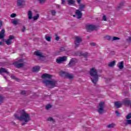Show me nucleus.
I'll return each instance as SVG.
<instances>
[{
	"instance_id": "1",
	"label": "nucleus",
	"mask_w": 131,
	"mask_h": 131,
	"mask_svg": "<svg viewBox=\"0 0 131 131\" xmlns=\"http://www.w3.org/2000/svg\"><path fill=\"white\" fill-rule=\"evenodd\" d=\"M14 117L16 119L19 120V121H24L25 122H29L31 119H30V115L25 112L24 110H22L20 112V116H18L17 114H14Z\"/></svg>"
},
{
	"instance_id": "2",
	"label": "nucleus",
	"mask_w": 131,
	"mask_h": 131,
	"mask_svg": "<svg viewBox=\"0 0 131 131\" xmlns=\"http://www.w3.org/2000/svg\"><path fill=\"white\" fill-rule=\"evenodd\" d=\"M90 75L91 76V79L93 83L96 84L99 81V77L100 75L98 74V71L95 68L90 69L89 72Z\"/></svg>"
},
{
	"instance_id": "3",
	"label": "nucleus",
	"mask_w": 131,
	"mask_h": 131,
	"mask_svg": "<svg viewBox=\"0 0 131 131\" xmlns=\"http://www.w3.org/2000/svg\"><path fill=\"white\" fill-rule=\"evenodd\" d=\"M43 83L45 84V86L48 89H54L58 85V82L56 80H43Z\"/></svg>"
},
{
	"instance_id": "4",
	"label": "nucleus",
	"mask_w": 131,
	"mask_h": 131,
	"mask_svg": "<svg viewBox=\"0 0 131 131\" xmlns=\"http://www.w3.org/2000/svg\"><path fill=\"white\" fill-rule=\"evenodd\" d=\"M105 102L102 101L99 103L98 106H97V112L99 114H103L105 113Z\"/></svg>"
},
{
	"instance_id": "5",
	"label": "nucleus",
	"mask_w": 131,
	"mask_h": 131,
	"mask_svg": "<svg viewBox=\"0 0 131 131\" xmlns=\"http://www.w3.org/2000/svg\"><path fill=\"white\" fill-rule=\"evenodd\" d=\"M99 28H100L99 25H90L86 26V29L88 31H97V30H99Z\"/></svg>"
},
{
	"instance_id": "6",
	"label": "nucleus",
	"mask_w": 131,
	"mask_h": 131,
	"mask_svg": "<svg viewBox=\"0 0 131 131\" xmlns=\"http://www.w3.org/2000/svg\"><path fill=\"white\" fill-rule=\"evenodd\" d=\"M82 41V38L80 36H75L74 40L75 49L78 48L80 45V43Z\"/></svg>"
},
{
	"instance_id": "7",
	"label": "nucleus",
	"mask_w": 131,
	"mask_h": 131,
	"mask_svg": "<svg viewBox=\"0 0 131 131\" xmlns=\"http://www.w3.org/2000/svg\"><path fill=\"white\" fill-rule=\"evenodd\" d=\"M28 16L29 20H31V19H33L34 21L37 20L39 18V14H37L36 16L32 17V11L31 10H29L28 12Z\"/></svg>"
},
{
	"instance_id": "8",
	"label": "nucleus",
	"mask_w": 131,
	"mask_h": 131,
	"mask_svg": "<svg viewBox=\"0 0 131 131\" xmlns=\"http://www.w3.org/2000/svg\"><path fill=\"white\" fill-rule=\"evenodd\" d=\"M60 74L61 76H64L66 78H68L69 79H72L73 78V75L69 74L68 72L61 71L60 72Z\"/></svg>"
},
{
	"instance_id": "9",
	"label": "nucleus",
	"mask_w": 131,
	"mask_h": 131,
	"mask_svg": "<svg viewBox=\"0 0 131 131\" xmlns=\"http://www.w3.org/2000/svg\"><path fill=\"white\" fill-rule=\"evenodd\" d=\"M67 61V56H63L62 57H59L56 59V62L57 64H62L63 62H66Z\"/></svg>"
},
{
	"instance_id": "10",
	"label": "nucleus",
	"mask_w": 131,
	"mask_h": 131,
	"mask_svg": "<svg viewBox=\"0 0 131 131\" xmlns=\"http://www.w3.org/2000/svg\"><path fill=\"white\" fill-rule=\"evenodd\" d=\"M34 55L37 56V57H38L39 60H40L41 61H43V60H45V57L42 54V53L38 51H35L34 53Z\"/></svg>"
},
{
	"instance_id": "11",
	"label": "nucleus",
	"mask_w": 131,
	"mask_h": 131,
	"mask_svg": "<svg viewBox=\"0 0 131 131\" xmlns=\"http://www.w3.org/2000/svg\"><path fill=\"white\" fill-rule=\"evenodd\" d=\"M122 104L125 106H129L131 104V100L129 98H124L122 101Z\"/></svg>"
},
{
	"instance_id": "12",
	"label": "nucleus",
	"mask_w": 131,
	"mask_h": 131,
	"mask_svg": "<svg viewBox=\"0 0 131 131\" xmlns=\"http://www.w3.org/2000/svg\"><path fill=\"white\" fill-rule=\"evenodd\" d=\"M15 39V36L13 35H10L8 39L5 40V42L7 46H10V45H12V40Z\"/></svg>"
},
{
	"instance_id": "13",
	"label": "nucleus",
	"mask_w": 131,
	"mask_h": 131,
	"mask_svg": "<svg viewBox=\"0 0 131 131\" xmlns=\"http://www.w3.org/2000/svg\"><path fill=\"white\" fill-rule=\"evenodd\" d=\"M76 63H77V59L76 58H72L69 62L68 66L69 67H72V66H74Z\"/></svg>"
},
{
	"instance_id": "14",
	"label": "nucleus",
	"mask_w": 131,
	"mask_h": 131,
	"mask_svg": "<svg viewBox=\"0 0 131 131\" xmlns=\"http://www.w3.org/2000/svg\"><path fill=\"white\" fill-rule=\"evenodd\" d=\"M13 65L15 66L16 68H21L24 66V63H19L18 61H16L13 63Z\"/></svg>"
},
{
	"instance_id": "15",
	"label": "nucleus",
	"mask_w": 131,
	"mask_h": 131,
	"mask_svg": "<svg viewBox=\"0 0 131 131\" xmlns=\"http://www.w3.org/2000/svg\"><path fill=\"white\" fill-rule=\"evenodd\" d=\"M75 14L77 16V19H80L81 17H82V13H81V11L79 10H76Z\"/></svg>"
},
{
	"instance_id": "16",
	"label": "nucleus",
	"mask_w": 131,
	"mask_h": 131,
	"mask_svg": "<svg viewBox=\"0 0 131 131\" xmlns=\"http://www.w3.org/2000/svg\"><path fill=\"white\" fill-rule=\"evenodd\" d=\"M80 56H83L84 58H85V60L88 61V57L90 56V54L88 52H85L84 53L81 52L80 53Z\"/></svg>"
},
{
	"instance_id": "17",
	"label": "nucleus",
	"mask_w": 131,
	"mask_h": 131,
	"mask_svg": "<svg viewBox=\"0 0 131 131\" xmlns=\"http://www.w3.org/2000/svg\"><path fill=\"white\" fill-rule=\"evenodd\" d=\"M122 105H123V104L122 103V101H116L115 102V107H116V108H120V107H121Z\"/></svg>"
},
{
	"instance_id": "18",
	"label": "nucleus",
	"mask_w": 131,
	"mask_h": 131,
	"mask_svg": "<svg viewBox=\"0 0 131 131\" xmlns=\"http://www.w3.org/2000/svg\"><path fill=\"white\" fill-rule=\"evenodd\" d=\"M52 77H53V75H50V74H47V73L43 74L42 75V78H49V79H51V78H52Z\"/></svg>"
},
{
	"instance_id": "19",
	"label": "nucleus",
	"mask_w": 131,
	"mask_h": 131,
	"mask_svg": "<svg viewBox=\"0 0 131 131\" xmlns=\"http://www.w3.org/2000/svg\"><path fill=\"white\" fill-rule=\"evenodd\" d=\"M2 73H6V74H10V73H9L8 71L4 68H0V74H2Z\"/></svg>"
},
{
	"instance_id": "20",
	"label": "nucleus",
	"mask_w": 131,
	"mask_h": 131,
	"mask_svg": "<svg viewBox=\"0 0 131 131\" xmlns=\"http://www.w3.org/2000/svg\"><path fill=\"white\" fill-rule=\"evenodd\" d=\"M5 32H6V31H5V29H3L0 32V39H2L5 37L6 35H5Z\"/></svg>"
},
{
	"instance_id": "21",
	"label": "nucleus",
	"mask_w": 131,
	"mask_h": 131,
	"mask_svg": "<svg viewBox=\"0 0 131 131\" xmlns=\"http://www.w3.org/2000/svg\"><path fill=\"white\" fill-rule=\"evenodd\" d=\"M25 3V1L24 0H17V5L18 7H22L23 6V4Z\"/></svg>"
},
{
	"instance_id": "22",
	"label": "nucleus",
	"mask_w": 131,
	"mask_h": 131,
	"mask_svg": "<svg viewBox=\"0 0 131 131\" xmlns=\"http://www.w3.org/2000/svg\"><path fill=\"white\" fill-rule=\"evenodd\" d=\"M40 69V67L38 66H36L33 68L32 72H38Z\"/></svg>"
},
{
	"instance_id": "23",
	"label": "nucleus",
	"mask_w": 131,
	"mask_h": 131,
	"mask_svg": "<svg viewBox=\"0 0 131 131\" xmlns=\"http://www.w3.org/2000/svg\"><path fill=\"white\" fill-rule=\"evenodd\" d=\"M123 61H122L118 63V67H119V69H123Z\"/></svg>"
},
{
	"instance_id": "24",
	"label": "nucleus",
	"mask_w": 131,
	"mask_h": 131,
	"mask_svg": "<svg viewBox=\"0 0 131 131\" xmlns=\"http://www.w3.org/2000/svg\"><path fill=\"white\" fill-rule=\"evenodd\" d=\"M116 61L115 60L111 62H110L108 64V67H114L115 66V63Z\"/></svg>"
},
{
	"instance_id": "25",
	"label": "nucleus",
	"mask_w": 131,
	"mask_h": 131,
	"mask_svg": "<svg viewBox=\"0 0 131 131\" xmlns=\"http://www.w3.org/2000/svg\"><path fill=\"white\" fill-rule=\"evenodd\" d=\"M85 8V5L81 4L79 5V10L81 11V12H82L83 11V9Z\"/></svg>"
},
{
	"instance_id": "26",
	"label": "nucleus",
	"mask_w": 131,
	"mask_h": 131,
	"mask_svg": "<svg viewBox=\"0 0 131 131\" xmlns=\"http://www.w3.org/2000/svg\"><path fill=\"white\" fill-rule=\"evenodd\" d=\"M68 3L69 6H71V5H74L75 1L74 0H68Z\"/></svg>"
},
{
	"instance_id": "27",
	"label": "nucleus",
	"mask_w": 131,
	"mask_h": 131,
	"mask_svg": "<svg viewBox=\"0 0 131 131\" xmlns=\"http://www.w3.org/2000/svg\"><path fill=\"white\" fill-rule=\"evenodd\" d=\"M124 124H125V125L126 126L128 125V124H130V125H131V120H126V122L125 123H124Z\"/></svg>"
},
{
	"instance_id": "28",
	"label": "nucleus",
	"mask_w": 131,
	"mask_h": 131,
	"mask_svg": "<svg viewBox=\"0 0 131 131\" xmlns=\"http://www.w3.org/2000/svg\"><path fill=\"white\" fill-rule=\"evenodd\" d=\"M11 23H12V24H14V25H17V24H19V23H18V19L12 20Z\"/></svg>"
},
{
	"instance_id": "29",
	"label": "nucleus",
	"mask_w": 131,
	"mask_h": 131,
	"mask_svg": "<svg viewBox=\"0 0 131 131\" xmlns=\"http://www.w3.org/2000/svg\"><path fill=\"white\" fill-rule=\"evenodd\" d=\"M114 126H115V124L111 123L110 124L107 125V127H108V128H113Z\"/></svg>"
},
{
	"instance_id": "30",
	"label": "nucleus",
	"mask_w": 131,
	"mask_h": 131,
	"mask_svg": "<svg viewBox=\"0 0 131 131\" xmlns=\"http://www.w3.org/2000/svg\"><path fill=\"white\" fill-rule=\"evenodd\" d=\"M45 37L47 41H51V40H52V37H51V36L45 35Z\"/></svg>"
},
{
	"instance_id": "31",
	"label": "nucleus",
	"mask_w": 131,
	"mask_h": 131,
	"mask_svg": "<svg viewBox=\"0 0 131 131\" xmlns=\"http://www.w3.org/2000/svg\"><path fill=\"white\" fill-rule=\"evenodd\" d=\"M123 6H124V2H122L120 3L119 5L118 6V8L121 9V8L123 7Z\"/></svg>"
},
{
	"instance_id": "32",
	"label": "nucleus",
	"mask_w": 131,
	"mask_h": 131,
	"mask_svg": "<svg viewBox=\"0 0 131 131\" xmlns=\"http://www.w3.org/2000/svg\"><path fill=\"white\" fill-rule=\"evenodd\" d=\"M47 121H52V122H55V120L52 117H49L47 119Z\"/></svg>"
},
{
	"instance_id": "33",
	"label": "nucleus",
	"mask_w": 131,
	"mask_h": 131,
	"mask_svg": "<svg viewBox=\"0 0 131 131\" xmlns=\"http://www.w3.org/2000/svg\"><path fill=\"white\" fill-rule=\"evenodd\" d=\"M104 38H106L107 40H111V36H105L104 37Z\"/></svg>"
},
{
	"instance_id": "34",
	"label": "nucleus",
	"mask_w": 131,
	"mask_h": 131,
	"mask_svg": "<svg viewBox=\"0 0 131 131\" xmlns=\"http://www.w3.org/2000/svg\"><path fill=\"white\" fill-rule=\"evenodd\" d=\"M131 118V113H129L126 116V119L128 120L130 119Z\"/></svg>"
},
{
	"instance_id": "35",
	"label": "nucleus",
	"mask_w": 131,
	"mask_h": 131,
	"mask_svg": "<svg viewBox=\"0 0 131 131\" xmlns=\"http://www.w3.org/2000/svg\"><path fill=\"white\" fill-rule=\"evenodd\" d=\"M16 16H17V14L16 13H12L10 15L11 18H15V17H16Z\"/></svg>"
},
{
	"instance_id": "36",
	"label": "nucleus",
	"mask_w": 131,
	"mask_h": 131,
	"mask_svg": "<svg viewBox=\"0 0 131 131\" xmlns=\"http://www.w3.org/2000/svg\"><path fill=\"white\" fill-rule=\"evenodd\" d=\"M118 39H120V38L117 37H113L112 41H114V40H117Z\"/></svg>"
},
{
	"instance_id": "37",
	"label": "nucleus",
	"mask_w": 131,
	"mask_h": 131,
	"mask_svg": "<svg viewBox=\"0 0 131 131\" xmlns=\"http://www.w3.org/2000/svg\"><path fill=\"white\" fill-rule=\"evenodd\" d=\"M60 52H65V51H66V49H65V48L64 47H61L59 49Z\"/></svg>"
},
{
	"instance_id": "38",
	"label": "nucleus",
	"mask_w": 131,
	"mask_h": 131,
	"mask_svg": "<svg viewBox=\"0 0 131 131\" xmlns=\"http://www.w3.org/2000/svg\"><path fill=\"white\" fill-rule=\"evenodd\" d=\"M47 110H49V109H50V108H52V105L51 104H48L46 107Z\"/></svg>"
},
{
	"instance_id": "39",
	"label": "nucleus",
	"mask_w": 131,
	"mask_h": 131,
	"mask_svg": "<svg viewBox=\"0 0 131 131\" xmlns=\"http://www.w3.org/2000/svg\"><path fill=\"white\" fill-rule=\"evenodd\" d=\"M4 100V97L2 95H0V105L3 103V101Z\"/></svg>"
},
{
	"instance_id": "40",
	"label": "nucleus",
	"mask_w": 131,
	"mask_h": 131,
	"mask_svg": "<svg viewBox=\"0 0 131 131\" xmlns=\"http://www.w3.org/2000/svg\"><path fill=\"white\" fill-rule=\"evenodd\" d=\"M115 113L118 117H119L120 116V113H119L118 111H116Z\"/></svg>"
},
{
	"instance_id": "41",
	"label": "nucleus",
	"mask_w": 131,
	"mask_h": 131,
	"mask_svg": "<svg viewBox=\"0 0 131 131\" xmlns=\"http://www.w3.org/2000/svg\"><path fill=\"white\" fill-rule=\"evenodd\" d=\"M56 13H57V12H56L55 10L51 11V14H52V16H55V15H56Z\"/></svg>"
},
{
	"instance_id": "42",
	"label": "nucleus",
	"mask_w": 131,
	"mask_h": 131,
	"mask_svg": "<svg viewBox=\"0 0 131 131\" xmlns=\"http://www.w3.org/2000/svg\"><path fill=\"white\" fill-rule=\"evenodd\" d=\"M90 45L92 47H96V46H97V44H96V43H95L94 42H92L90 43Z\"/></svg>"
},
{
	"instance_id": "43",
	"label": "nucleus",
	"mask_w": 131,
	"mask_h": 131,
	"mask_svg": "<svg viewBox=\"0 0 131 131\" xmlns=\"http://www.w3.org/2000/svg\"><path fill=\"white\" fill-rule=\"evenodd\" d=\"M55 35H56V37H55V39L57 41H58L59 40V39H60V38L59 37V36H58V35H57V34H56Z\"/></svg>"
},
{
	"instance_id": "44",
	"label": "nucleus",
	"mask_w": 131,
	"mask_h": 131,
	"mask_svg": "<svg viewBox=\"0 0 131 131\" xmlns=\"http://www.w3.org/2000/svg\"><path fill=\"white\" fill-rule=\"evenodd\" d=\"M40 4H45L46 0H39Z\"/></svg>"
},
{
	"instance_id": "45",
	"label": "nucleus",
	"mask_w": 131,
	"mask_h": 131,
	"mask_svg": "<svg viewBox=\"0 0 131 131\" xmlns=\"http://www.w3.org/2000/svg\"><path fill=\"white\" fill-rule=\"evenodd\" d=\"M102 20H103V21H107V17H106V15H104L103 16Z\"/></svg>"
},
{
	"instance_id": "46",
	"label": "nucleus",
	"mask_w": 131,
	"mask_h": 131,
	"mask_svg": "<svg viewBox=\"0 0 131 131\" xmlns=\"http://www.w3.org/2000/svg\"><path fill=\"white\" fill-rule=\"evenodd\" d=\"M126 41L127 42L130 43L131 42V37H129L128 39H126Z\"/></svg>"
},
{
	"instance_id": "47",
	"label": "nucleus",
	"mask_w": 131,
	"mask_h": 131,
	"mask_svg": "<svg viewBox=\"0 0 131 131\" xmlns=\"http://www.w3.org/2000/svg\"><path fill=\"white\" fill-rule=\"evenodd\" d=\"M21 95H26V91L23 90L21 92Z\"/></svg>"
},
{
	"instance_id": "48",
	"label": "nucleus",
	"mask_w": 131,
	"mask_h": 131,
	"mask_svg": "<svg viewBox=\"0 0 131 131\" xmlns=\"http://www.w3.org/2000/svg\"><path fill=\"white\" fill-rule=\"evenodd\" d=\"M25 30H26V28L25 26H23V29L21 30L22 32H25Z\"/></svg>"
},
{
	"instance_id": "49",
	"label": "nucleus",
	"mask_w": 131,
	"mask_h": 131,
	"mask_svg": "<svg viewBox=\"0 0 131 131\" xmlns=\"http://www.w3.org/2000/svg\"><path fill=\"white\" fill-rule=\"evenodd\" d=\"M2 26H3V21L0 19V29L2 28Z\"/></svg>"
},
{
	"instance_id": "50",
	"label": "nucleus",
	"mask_w": 131,
	"mask_h": 131,
	"mask_svg": "<svg viewBox=\"0 0 131 131\" xmlns=\"http://www.w3.org/2000/svg\"><path fill=\"white\" fill-rule=\"evenodd\" d=\"M64 4H65V0H62L61 4L64 5Z\"/></svg>"
},
{
	"instance_id": "51",
	"label": "nucleus",
	"mask_w": 131,
	"mask_h": 131,
	"mask_svg": "<svg viewBox=\"0 0 131 131\" xmlns=\"http://www.w3.org/2000/svg\"><path fill=\"white\" fill-rule=\"evenodd\" d=\"M77 2L79 4L80 3H81V0H77Z\"/></svg>"
},
{
	"instance_id": "52",
	"label": "nucleus",
	"mask_w": 131,
	"mask_h": 131,
	"mask_svg": "<svg viewBox=\"0 0 131 131\" xmlns=\"http://www.w3.org/2000/svg\"><path fill=\"white\" fill-rule=\"evenodd\" d=\"M11 78H12V79H16V77L14 76H11Z\"/></svg>"
},
{
	"instance_id": "53",
	"label": "nucleus",
	"mask_w": 131,
	"mask_h": 131,
	"mask_svg": "<svg viewBox=\"0 0 131 131\" xmlns=\"http://www.w3.org/2000/svg\"><path fill=\"white\" fill-rule=\"evenodd\" d=\"M25 124H26V122H24L21 124V125H25Z\"/></svg>"
},
{
	"instance_id": "54",
	"label": "nucleus",
	"mask_w": 131,
	"mask_h": 131,
	"mask_svg": "<svg viewBox=\"0 0 131 131\" xmlns=\"http://www.w3.org/2000/svg\"><path fill=\"white\" fill-rule=\"evenodd\" d=\"M18 62H23V59H19Z\"/></svg>"
},
{
	"instance_id": "55",
	"label": "nucleus",
	"mask_w": 131,
	"mask_h": 131,
	"mask_svg": "<svg viewBox=\"0 0 131 131\" xmlns=\"http://www.w3.org/2000/svg\"><path fill=\"white\" fill-rule=\"evenodd\" d=\"M2 45H3V42L2 41H0V46H2Z\"/></svg>"
},
{
	"instance_id": "56",
	"label": "nucleus",
	"mask_w": 131,
	"mask_h": 131,
	"mask_svg": "<svg viewBox=\"0 0 131 131\" xmlns=\"http://www.w3.org/2000/svg\"><path fill=\"white\" fill-rule=\"evenodd\" d=\"M11 123H12V124H15V122H11Z\"/></svg>"
},
{
	"instance_id": "57",
	"label": "nucleus",
	"mask_w": 131,
	"mask_h": 131,
	"mask_svg": "<svg viewBox=\"0 0 131 131\" xmlns=\"http://www.w3.org/2000/svg\"><path fill=\"white\" fill-rule=\"evenodd\" d=\"M73 17H76V15H73Z\"/></svg>"
},
{
	"instance_id": "58",
	"label": "nucleus",
	"mask_w": 131,
	"mask_h": 131,
	"mask_svg": "<svg viewBox=\"0 0 131 131\" xmlns=\"http://www.w3.org/2000/svg\"><path fill=\"white\" fill-rule=\"evenodd\" d=\"M4 78H5V79H6V78H7V77H6V76H4Z\"/></svg>"
},
{
	"instance_id": "59",
	"label": "nucleus",
	"mask_w": 131,
	"mask_h": 131,
	"mask_svg": "<svg viewBox=\"0 0 131 131\" xmlns=\"http://www.w3.org/2000/svg\"><path fill=\"white\" fill-rule=\"evenodd\" d=\"M56 54H57V55H59V53H56Z\"/></svg>"
}]
</instances>
